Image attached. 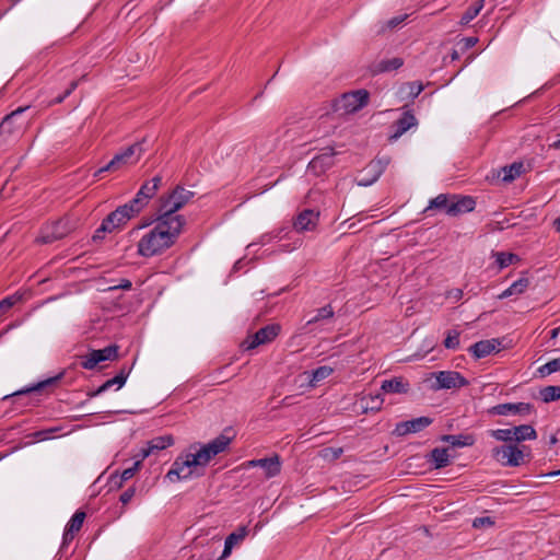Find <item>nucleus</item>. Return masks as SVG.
<instances>
[{
	"label": "nucleus",
	"mask_w": 560,
	"mask_h": 560,
	"mask_svg": "<svg viewBox=\"0 0 560 560\" xmlns=\"http://www.w3.org/2000/svg\"><path fill=\"white\" fill-rule=\"evenodd\" d=\"M186 220L177 212H162L150 223H142L137 229L150 226L137 244V254L143 258L160 256L178 240Z\"/></svg>",
	"instance_id": "1"
},
{
	"label": "nucleus",
	"mask_w": 560,
	"mask_h": 560,
	"mask_svg": "<svg viewBox=\"0 0 560 560\" xmlns=\"http://www.w3.org/2000/svg\"><path fill=\"white\" fill-rule=\"evenodd\" d=\"M231 442L232 438L220 434L207 444L200 445L199 448L197 445H191L190 450H195V452L178 456L165 477L171 482H176L190 479L194 476H202L203 471H198V469L205 468L217 455L225 452Z\"/></svg>",
	"instance_id": "2"
},
{
	"label": "nucleus",
	"mask_w": 560,
	"mask_h": 560,
	"mask_svg": "<svg viewBox=\"0 0 560 560\" xmlns=\"http://www.w3.org/2000/svg\"><path fill=\"white\" fill-rule=\"evenodd\" d=\"M369 97L370 93L364 89L343 93L332 102V110L339 115L353 114L368 104Z\"/></svg>",
	"instance_id": "3"
},
{
	"label": "nucleus",
	"mask_w": 560,
	"mask_h": 560,
	"mask_svg": "<svg viewBox=\"0 0 560 560\" xmlns=\"http://www.w3.org/2000/svg\"><path fill=\"white\" fill-rule=\"evenodd\" d=\"M526 451H529L527 446L510 443L493 447L491 455L504 467H517L524 463Z\"/></svg>",
	"instance_id": "4"
},
{
	"label": "nucleus",
	"mask_w": 560,
	"mask_h": 560,
	"mask_svg": "<svg viewBox=\"0 0 560 560\" xmlns=\"http://www.w3.org/2000/svg\"><path fill=\"white\" fill-rule=\"evenodd\" d=\"M194 196V191L176 185L170 192L161 195L158 210H180L189 205Z\"/></svg>",
	"instance_id": "5"
},
{
	"label": "nucleus",
	"mask_w": 560,
	"mask_h": 560,
	"mask_svg": "<svg viewBox=\"0 0 560 560\" xmlns=\"http://www.w3.org/2000/svg\"><path fill=\"white\" fill-rule=\"evenodd\" d=\"M77 222L68 213L59 220L47 224L39 236V241L44 244L52 243L67 236L75 229Z\"/></svg>",
	"instance_id": "6"
},
{
	"label": "nucleus",
	"mask_w": 560,
	"mask_h": 560,
	"mask_svg": "<svg viewBox=\"0 0 560 560\" xmlns=\"http://www.w3.org/2000/svg\"><path fill=\"white\" fill-rule=\"evenodd\" d=\"M143 141L136 142L129 145L126 150L117 153L104 167H101L94 173V176H98L103 172H113L119 170L122 165L128 163H137L143 153Z\"/></svg>",
	"instance_id": "7"
},
{
	"label": "nucleus",
	"mask_w": 560,
	"mask_h": 560,
	"mask_svg": "<svg viewBox=\"0 0 560 560\" xmlns=\"http://www.w3.org/2000/svg\"><path fill=\"white\" fill-rule=\"evenodd\" d=\"M162 177L161 176H154L151 182H145L139 191L137 192L136 197L130 200L129 202L117 206L115 210H135L141 209L148 206L149 200L153 198L161 185Z\"/></svg>",
	"instance_id": "8"
},
{
	"label": "nucleus",
	"mask_w": 560,
	"mask_h": 560,
	"mask_svg": "<svg viewBox=\"0 0 560 560\" xmlns=\"http://www.w3.org/2000/svg\"><path fill=\"white\" fill-rule=\"evenodd\" d=\"M133 217V212H109L93 234V241H101L106 233H112L120 225L126 224Z\"/></svg>",
	"instance_id": "9"
},
{
	"label": "nucleus",
	"mask_w": 560,
	"mask_h": 560,
	"mask_svg": "<svg viewBox=\"0 0 560 560\" xmlns=\"http://www.w3.org/2000/svg\"><path fill=\"white\" fill-rule=\"evenodd\" d=\"M119 347L117 345H109L103 349L92 350L86 355L82 357L81 366L85 370H93L98 363L103 361L117 360Z\"/></svg>",
	"instance_id": "10"
},
{
	"label": "nucleus",
	"mask_w": 560,
	"mask_h": 560,
	"mask_svg": "<svg viewBox=\"0 0 560 560\" xmlns=\"http://www.w3.org/2000/svg\"><path fill=\"white\" fill-rule=\"evenodd\" d=\"M26 108L27 107H20L2 119L0 124V137H2L4 141L11 137H19L23 132L26 122L24 120H19V116Z\"/></svg>",
	"instance_id": "11"
},
{
	"label": "nucleus",
	"mask_w": 560,
	"mask_h": 560,
	"mask_svg": "<svg viewBox=\"0 0 560 560\" xmlns=\"http://www.w3.org/2000/svg\"><path fill=\"white\" fill-rule=\"evenodd\" d=\"M389 162L390 159L388 156H377L372 160L361 172V177L357 180L358 185L370 186L375 183L384 173Z\"/></svg>",
	"instance_id": "12"
},
{
	"label": "nucleus",
	"mask_w": 560,
	"mask_h": 560,
	"mask_svg": "<svg viewBox=\"0 0 560 560\" xmlns=\"http://www.w3.org/2000/svg\"><path fill=\"white\" fill-rule=\"evenodd\" d=\"M281 331V326L279 324H269L265 327H261L257 330L253 336L248 337L244 342L243 347L246 350L255 349L260 345H266L273 341Z\"/></svg>",
	"instance_id": "13"
},
{
	"label": "nucleus",
	"mask_w": 560,
	"mask_h": 560,
	"mask_svg": "<svg viewBox=\"0 0 560 560\" xmlns=\"http://www.w3.org/2000/svg\"><path fill=\"white\" fill-rule=\"evenodd\" d=\"M435 377L436 385L434 389H453L465 387L469 382L457 371H440L432 373Z\"/></svg>",
	"instance_id": "14"
},
{
	"label": "nucleus",
	"mask_w": 560,
	"mask_h": 560,
	"mask_svg": "<svg viewBox=\"0 0 560 560\" xmlns=\"http://www.w3.org/2000/svg\"><path fill=\"white\" fill-rule=\"evenodd\" d=\"M337 155V152L334 148H324L322 152L315 155L308 163V171L314 175L319 176L326 173L334 164V158Z\"/></svg>",
	"instance_id": "15"
},
{
	"label": "nucleus",
	"mask_w": 560,
	"mask_h": 560,
	"mask_svg": "<svg viewBox=\"0 0 560 560\" xmlns=\"http://www.w3.org/2000/svg\"><path fill=\"white\" fill-rule=\"evenodd\" d=\"M133 365H135V362L131 365L124 364L120 368V370H119V372H118V374L116 376H114L113 378L107 380L105 383H103L95 390L89 392L88 396L90 398L100 396L101 394L105 393L106 390H108L109 388H112L115 385L117 386V389L121 388L126 384V381H127V378H128V376H129Z\"/></svg>",
	"instance_id": "16"
},
{
	"label": "nucleus",
	"mask_w": 560,
	"mask_h": 560,
	"mask_svg": "<svg viewBox=\"0 0 560 560\" xmlns=\"http://www.w3.org/2000/svg\"><path fill=\"white\" fill-rule=\"evenodd\" d=\"M432 423L429 417H419L408 421H402L396 424L394 433L398 436H404L409 433H417L425 429Z\"/></svg>",
	"instance_id": "17"
},
{
	"label": "nucleus",
	"mask_w": 560,
	"mask_h": 560,
	"mask_svg": "<svg viewBox=\"0 0 560 560\" xmlns=\"http://www.w3.org/2000/svg\"><path fill=\"white\" fill-rule=\"evenodd\" d=\"M501 347V341L498 338H492L488 340H480L475 342L468 348V352L471 353L475 359L485 358L493 352H499Z\"/></svg>",
	"instance_id": "18"
},
{
	"label": "nucleus",
	"mask_w": 560,
	"mask_h": 560,
	"mask_svg": "<svg viewBox=\"0 0 560 560\" xmlns=\"http://www.w3.org/2000/svg\"><path fill=\"white\" fill-rule=\"evenodd\" d=\"M533 406L528 402H505L492 407L491 412L499 416L528 415Z\"/></svg>",
	"instance_id": "19"
},
{
	"label": "nucleus",
	"mask_w": 560,
	"mask_h": 560,
	"mask_svg": "<svg viewBox=\"0 0 560 560\" xmlns=\"http://www.w3.org/2000/svg\"><path fill=\"white\" fill-rule=\"evenodd\" d=\"M85 513L83 511H77L70 521L67 523L63 536H62V547L68 546L74 538L75 534L80 532L83 522L85 520Z\"/></svg>",
	"instance_id": "20"
},
{
	"label": "nucleus",
	"mask_w": 560,
	"mask_h": 560,
	"mask_svg": "<svg viewBox=\"0 0 560 560\" xmlns=\"http://www.w3.org/2000/svg\"><path fill=\"white\" fill-rule=\"evenodd\" d=\"M248 466L262 468L266 478H272L277 476L281 470V463L278 455L249 460Z\"/></svg>",
	"instance_id": "21"
},
{
	"label": "nucleus",
	"mask_w": 560,
	"mask_h": 560,
	"mask_svg": "<svg viewBox=\"0 0 560 560\" xmlns=\"http://www.w3.org/2000/svg\"><path fill=\"white\" fill-rule=\"evenodd\" d=\"M320 212H299L293 221L296 232L314 231L318 224Z\"/></svg>",
	"instance_id": "22"
},
{
	"label": "nucleus",
	"mask_w": 560,
	"mask_h": 560,
	"mask_svg": "<svg viewBox=\"0 0 560 560\" xmlns=\"http://www.w3.org/2000/svg\"><path fill=\"white\" fill-rule=\"evenodd\" d=\"M248 530L246 526L238 527L235 532L231 533L224 541V549L218 560H225L232 552V549L245 539Z\"/></svg>",
	"instance_id": "23"
},
{
	"label": "nucleus",
	"mask_w": 560,
	"mask_h": 560,
	"mask_svg": "<svg viewBox=\"0 0 560 560\" xmlns=\"http://www.w3.org/2000/svg\"><path fill=\"white\" fill-rule=\"evenodd\" d=\"M173 443H174V439L172 435H163V436L154 438L148 443L147 448L141 450V457H142V459H144L153 452L165 450V448L170 447L171 445H173Z\"/></svg>",
	"instance_id": "24"
},
{
	"label": "nucleus",
	"mask_w": 560,
	"mask_h": 560,
	"mask_svg": "<svg viewBox=\"0 0 560 560\" xmlns=\"http://www.w3.org/2000/svg\"><path fill=\"white\" fill-rule=\"evenodd\" d=\"M410 388V385L402 377H394L390 380H384L381 385V389L384 393L389 394H406Z\"/></svg>",
	"instance_id": "25"
},
{
	"label": "nucleus",
	"mask_w": 560,
	"mask_h": 560,
	"mask_svg": "<svg viewBox=\"0 0 560 560\" xmlns=\"http://www.w3.org/2000/svg\"><path fill=\"white\" fill-rule=\"evenodd\" d=\"M396 131L389 137L390 141L397 140L401 135H404L411 127L417 125V119L415 115L407 110L402 114V116L396 121Z\"/></svg>",
	"instance_id": "26"
},
{
	"label": "nucleus",
	"mask_w": 560,
	"mask_h": 560,
	"mask_svg": "<svg viewBox=\"0 0 560 560\" xmlns=\"http://www.w3.org/2000/svg\"><path fill=\"white\" fill-rule=\"evenodd\" d=\"M513 443L520 444L524 441L537 439V432L530 424H521L512 428Z\"/></svg>",
	"instance_id": "27"
},
{
	"label": "nucleus",
	"mask_w": 560,
	"mask_h": 560,
	"mask_svg": "<svg viewBox=\"0 0 560 560\" xmlns=\"http://www.w3.org/2000/svg\"><path fill=\"white\" fill-rule=\"evenodd\" d=\"M384 399L381 394L376 395H364L360 398V407L362 413H368L370 411H378L383 406Z\"/></svg>",
	"instance_id": "28"
},
{
	"label": "nucleus",
	"mask_w": 560,
	"mask_h": 560,
	"mask_svg": "<svg viewBox=\"0 0 560 560\" xmlns=\"http://www.w3.org/2000/svg\"><path fill=\"white\" fill-rule=\"evenodd\" d=\"M142 463V458L139 460H136L131 467L126 468L121 471L120 475L114 474L110 476V483L117 486L120 488L122 483L129 479H131L136 472L139 470Z\"/></svg>",
	"instance_id": "29"
},
{
	"label": "nucleus",
	"mask_w": 560,
	"mask_h": 560,
	"mask_svg": "<svg viewBox=\"0 0 560 560\" xmlns=\"http://www.w3.org/2000/svg\"><path fill=\"white\" fill-rule=\"evenodd\" d=\"M404 65V60L399 57L382 60L372 66L371 71L373 74H380L392 70H397Z\"/></svg>",
	"instance_id": "30"
},
{
	"label": "nucleus",
	"mask_w": 560,
	"mask_h": 560,
	"mask_svg": "<svg viewBox=\"0 0 560 560\" xmlns=\"http://www.w3.org/2000/svg\"><path fill=\"white\" fill-rule=\"evenodd\" d=\"M430 462L435 469L444 468L451 463L447 448H433L430 453Z\"/></svg>",
	"instance_id": "31"
},
{
	"label": "nucleus",
	"mask_w": 560,
	"mask_h": 560,
	"mask_svg": "<svg viewBox=\"0 0 560 560\" xmlns=\"http://www.w3.org/2000/svg\"><path fill=\"white\" fill-rule=\"evenodd\" d=\"M476 201L470 196L452 195V203L447 210H475Z\"/></svg>",
	"instance_id": "32"
},
{
	"label": "nucleus",
	"mask_w": 560,
	"mask_h": 560,
	"mask_svg": "<svg viewBox=\"0 0 560 560\" xmlns=\"http://www.w3.org/2000/svg\"><path fill=\"white\" fill-rule=\"evenodd\" d=\"M442 441L450 443L455 447L471 446L475 443V438L471 434H450L443 435Z\"/></svg>",
	"instance_id": "33"
},
{
	"label": "nucleus",
	"mask_w": 560,
	"mask_h": 560,
	"mask_svg": "<svg viewBox=\"0 0 560 560\" xmlns=\"http://www.w3.org/2000/svg\"><path fill=\"white\" fill-rule=\"evenodd\" d=\"M529 285V279L526 277H522L518 280L514 281L508 289H505L500 295V299H505L511 295L522 294L526 291Z\"/></svg>",
	"instance_id": "34"
},
{
	"label": "nucleus",
	"mask_w": 560,
	"mask_h": 560,
	"mask_svg": "<svg viewBox=\"0 0 560 560\" xmlns=\"http://www.w3.org/2000/svg\"><path fill=\"white\" fill-rule=\"evenodd\" d=\"M334 315H335V311H334L332 306L330 304H327V305L318 308L316 311L315 316H313L312 318H310L306 322V325L312 326L319 322L329 320L334 317Z\"/></svg>",
	"instance_id": "35"
},
{
	"label": "nucleus",
	"mask_w": 560,
	"mask_h": 560,
	"mask_svg": "<svg viewBox=\"0 0 560 560\" xmlns=\"http://www.w3.org/2000/svg\"><path fill=\"white\" fill-rule=\"evenodd\" d=\"M332 372H334V369L328 365L318 366L317 369L313 370L310 373V376H308L310 385L316 386L317 383H319L320 381L330 376L332 374Z\"/></svg>",
	"instance_id": "36"
},
{
	"label": "nucleus",
	"mask_w": 560,
	"mask_h": 560,
	"mask_svg": "<svg viewBox=\"0 0 560 560\" xmlns=\"http://www.w3.org/2000/svg\"><path fill=\"white\" fill-rule=\"evenodd\" d=\"M485 0H478L475 3L470 4L467 10L463 13L460 18V24L467 25L470 21H472L483 8Z\"/></svg>",
	"instance_id": "37"
},
{
	"label": "nucleus",
	"mask_w": 560,
	"mask_h": 560,
	"mask_svg": "<svg viewBox=\"0 0 560 560\" xmlns=\"http://www.w3.org/2000/svg\"><path fill=\"white\" fill-rule=\"evenodd\" d=\"M452 203V195L441 194L433 198L423 210L441 209L447 210Z\"/></svg>",
	"instance_id": "38"
},
{
	"label": "nucleus",
	"mask_w": 560,
	"mask_h": 560,
	"mask_svg": "<svg viewBox=\"0 0 560 560\" xmlns=\"http://www.w3.org/2000/svg\"><path fill=\"white\" fill-rule=\"evenodd\" d=\"M23 293L15 292L11 295L3 298L0 301V317L4 315L9 310H11L16 303L22 301Z\"/></svg>",
	"instance_id": "39"
},
{
	"label": "nucleus",
	"mask_w": 560,
	"mask_h": 560,
	"mask_svg": "<svg viewBox=\"0 0 560 560\" xmlns=\"http://www.w3.org/2000/svg\"><path fill=\"white\" fill-rule=\"evenodd\" d=\"M540 398L544 402H551L560 399V385H549L540 389Z\"/></svg>",
	"instance_id": "40"
},
{
	"label": "nucleus",
	"mask_w": 560,
	"mask_h": 560,
	"mask_svg": "<svg viewBox=\"0 0 560 560\" xmlns=\"http://www.w3.org/2000/svg\"><path fill=\"white\" fill-rule=\"evenodd\" d=\"M494 256L495 262L498 264L500 269L506 268L514 261L518 260V256L512 253L498 252L494 254Z\"/></svg>",
	"instance_id": "41"
},
{
	"label": "nucleus",
	"mask_w": 560,
	"mask_h": 560,
	"mask_svg": "<svg viewBox=\"0 0 560 560\" xmlns=\"http://www.w3.org/2000/svg\"><path fill=\"white\" fill-rule=\"evenodd\" d=\"M522 170H523L522 163H513L510 166H505L502 168V173H503L502 179L504 182H511L521 175Z\"/></svg>",
	"instance_id": "42"
},
{
	"label": "nucleus",
	"mask_w": 560,
	"mask_h": 560,
	"mask_svg": "<svg viewBox=\"0 0 560 560\" xmlns=\"http://www.w3.org/2000/svg\"><path fill=\"white\" fill-rule=\"evenodd\" d=\"M489 433L497 441L508 444L513 443L512 428L490 430Z\"/></svg>",
	"instance_id": "43"
},
{
	"label": "nucleus",
	"mask_w": 560,
	"mask_h": 560,
	"mask_svg": "<svg viewBox=\"0 0 560 560\" xmlns=\"http://www.w3.org/2000/svg\"><path fill=\"white\" fill-rule=\"evenodd\" d=\"M558 371H560V357L550 360L538 369V372L541 376H547Z\"/></svg>",
	"instance_id": "44"
},
{
	"label": "nucleus",
	"mask_w": 560,
	"mask_h": 560,
	"mask_svg": "<svg viewBox=\"0 0 560 560\" xmlns=\"http://www.w3.org/2000/svg\"><path fill=\"white\" fill-rule=\"evenodd\" d=\"M407 14H404L388 20L386 23L381 25L378 34H384L388 30H394L395 27L400 25L407 19Z\"/></svg>",
	"instance_id": "45"
},
{
	"label": "nucleus",
	"mask_w": 560,
	"mask_h": 560,
	"mask_svg": "<svg viewBox=\"0 0 560 560\" xmlns=\"http://www.w3.org/2000/svg\"><path fill=\"white\" fill-rule=\"evenodd\" d=\"M459 346V332L457 330H450L444 340L446 349H456Z\"/></svg>",
	"instance_id": "46"
},
{
	"label": "nucleus",
	"mask_w": 560,
	"mask_h": 560,
	"mask_svg": "<svg viewBox=\"0 0 560 560\" xmlns=\"http://www.w3.org/2000/svg\"><path fill=\"white\" fill-rule=\"evenodd\" d=\"M58 428H50L45 430L35 431L28 436L34 439L35 441H46L51 438V434L57 432Z\"/></svg>",
	"instance_id": "47"
},
{
	"label": "nucleus",
	"mask_w": 560,
	"mask_h": 560,
	"mask_svg": "<svg viewBox=\"0 0 560 560\" xmlns=\"http://www.w3.org/2000/svg\"><path fill=\"white\" fill-rule=\"evenodd\" d=\"M78 86V81H72L65 93L49 103V105L60 104L66 97H68Z\"/></svg>",
	"instance_id": "48"
},
{
	"label": "nucleus",
	"mask_w": 560,
	"mask_h": 560,
	"mask_svg": "<svg viewBox=\"0 0 560 560\" xmlns=\"http://www.w3.org/2000/svg\"><path fill=\"white\" fill-rule=\"evenodd\" d=\"M136 486L132 485L130 486L129 488H127L119 497V501L122 503V504H128L132 498L135 497L136 494Z\"/></svg>",
	"instance_id": "49"
},
{
	"label": "nucleus",
	"mask_w": 560,
	"mask_h": 560,
	"mask_svg": "<svg viewBox=\"0 0 560 560\" xmlns=\"http://www.w3.org/2000/svg\"><path fill=\"white\" fill-rule=\"evenodd\" d=\"M493 524H494L493 520L489 516L476 517L472 521V527H475V528L490 527Z\"/></svg>",
	"instance_id": "50"
},
{
	"label": "nucleus",
	"mask_w": 560,
	"mask_h": 560,
	"mask_svg": "<svg viewBox=\"0 0 560 560\" xmlns=\"http://www.w3.org/2000/svg\"><path fill=\"white\" fill-rule=\"evenodd\" d=\"M343 453V450L341 447H327L324 450V456L325 457H332L334 459H337L341 456Z\"/></svg>",
	"instance_id": "51"
},
{
	"label": "nucleus",
	"mask_w": 560,
	"mask_h": 560,
	"mask_svg": "<svg viewBox=\"0 0 560 560\" xmlns=\"http://www.w3.org/2000/svg\"><path fill=\"white\" fill-rule=\"evenodd\" d=\"M52 380H48L46 382H43V383H39L38 385L34 386V387H31V388H27L25 390H19L16 393L13 394V396H20V395H24V394H30V393H33V392H37L39 389H42L43 387H45L47 384L51 383Z\"/></svg>",
	"instance_id": "52"
},
{
	"label": "nucleus",
	"mask_w": 560,
	"mask_h": 560,
	"mask_svg": "<svg viewBox=\"0 0 560 560\" xmlns=\"http://www.w3.org/2000/svg\"><path fill=\"white\" fill-rule=\"evenodd\" d=\"M409 88H410L409 94H411L415 97L418 96L423 90L422 83H418V82L409 83Z\"/></svg>",
	"instance_id": "53"
},
{
	"label": "nucleus",
	"mask_w": 560,
	"mask_h": 560,
	"mask_svg": "<svg viewBox=\"0 0 560 560\" xmlns=\"http://www.w3.org/2000/svg\"><path fill=\"white\" fill-rule=\"evenodd\" d=\"M132 287V283L128 279H122L119 284L112 287L110 289H122V290H130Z\"/></svg>",
	"instance_id": "54"
},
{
	"label": "nucleus",
	"mask_w": 560,
	"mask_h": 560,
	"mask_svg": "<svg viewBox=\"0 0 560 560\" xmlns=\"http://www.w3.org/2000/svg\"><path fill=\"white\" fill-rule=\"evenodd\" d=\"M463 40L465 43L466 48H471L477 44L478 38L477 37H466Z\"/></svg>",
	"instance_id": "55"
},
{
	"label": "nucleus",
	"mask_w": 560,
	"mask_h": 560,
	"mask_svg": "<svg viewBox=\"0 0 560 560\" xmlns=\"http://www.w3.org/2000/svg\"><path fill=\"white\" fill-rule=\"evenodd\" d=\"M560 332V327L550 330V339H556Z\"/></svg>",
	"instance_id": "56"
},
{
	"label": "nucleus",
	"mask_w": 560,
	"mask_h": 560,
	"mask_svg": "<svg viewBox=\"0 0 560 560\" xmlns=\"http://www.w3.org/2000/svg\"><path fill=\"white\" fill-rule=\"evenodd\" d=\"M555 226L557 229V231L560 233V217L558 219L555 220Z\"/></svg>",
	"instance_id": "57"
},
{
	"label": "nucleus",
	"mask_w": 560,
	"mask_h": 560,
	"mask_svg": "<svg viewBox=\"0 0 560 560\" xmlns=\"http://www.w3.org/2000/svg\"><path fill=\"white\" fill-rule=\"evenodd\" d=\"M497 223L499 224V226L497 228L498 230H504L505 229V226L502 224L501 221H497ZM510 225L511 224H508L506 228L510 226Z\"/></svg>",
	"instance_id": "58"
},
{
	"label": "nucleus",
	"mask_w": 560,
	"mask_h": 560,
	"mask_svg": "<svg viewBox=\"0 0 560 560\" xmlns=\"http://www.w3.org/2000/svg\"><path fill=\"white\" fill-rule=\"evenodd\" d=\"M559 475H560V469L548 474V476H559Z\"/></svg>",
	"instance_id": "59"
},
{
	"label": "nucleus",
	"mask_w": 560,
	"mask_h": 560,
	"mask_svg": "<svg viewBox=\"0 0 560 560\" xmlns=\"http://www.w3.org/2000/svg\"><path fill=\"white\" fill-rule=\"evenodd\" d=\"M553 148L560 149V139L553 143Z\"/></svg>",
	"instance_id": "60"
},
{
	"label": "nucleus",
	"mask_w": 560,
	"mask_h": 560,
	"mask_svg": "<svg viewBox=\"0 0 560 560\" xmlns=\"http://www.w3.org/2000/svg\"><path fill=\"white\" fill-rule=\"evenodd\" d=\"M453 59H456L458 56H457V52L454 51L453 55H452Z\"/></svg>",
	"instance_id": "61"
},
{
	"label": "nucleus",
	"mask_w": 560,
	"mask_h": 560,
	"mask_svg": "<svg viewBox=\"0 0 560 560\" xmlns=\"http://www.w3.org/2000/svg\"><path fill=\"white\" fill-rule=\"evenodd\" d=\"M317 192H314V191H311L310 195H308V198H312L314 195H316Z\"/></svg>",
	"instance_id": "62"
},
{
	"label": "nucleus",
	"mask_w": 560,
	"mask_h": 560,
	"mask_svg": "<svg viewBox=\"0 0 560 560\" xmlns=\"http://www.w3.org/2000/svg\"><path fill=\"white\" fill-rule=\"evenodd\" d=\"M5 456V454H0V460L3 459Z\"/></svg>",
	"instance_id": "63"
},
{
	"label": "nucleus",
	"mask_w": 560,
	"mask_h": 560,
	"mask_svg": "<svg viewBox=\"0 0 560 560\" xmlns=\"http://www.w3.org/2000/svg\"><path fill=\"white\" fill-rule=\"evenodd\" d=\"M462 294V291L459 290L458 293H455V296H458Z\"/></svg>",
	"instance_id": "64"
}]
</instances>
